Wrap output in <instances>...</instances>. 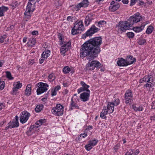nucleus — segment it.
Wrapping results in <instances>:
<instances>
[{
  "mask_svg": "<svg viewBox=\"0 0 155 155\" xmlns=\"http://www.w3.org/2000/svg\"><path fill=\"white\" fill-rule=\"evenodd\" d=\"M36 43V39L33 38H30L29 39V41L28 42V46H33Z\"/></svg>",
  "mask_w": 155,
  "mask_h": 155,
  "instance_id": "25",
  "label": "nucleus"
},
{
  "mask_svg": "<svg viewBox=\"0 0 155 155\" xmlns=\"http://www.w3.org/2000/svg\"><path fill=\"white\" fill-rule=\"evenodd\" d=\"M45 119H42L39 120L38 121L36 124L37 125H39V126H40L41 125H42V124L45 123Z\"/></svg>",
  "mask_w": 155,
  "mask_h": 155,
  "instance_id": "38",
  "label": "nucleus"
},
{
  "mask_svg": "<svg viewBox=\"0 0 155 155\" xmlns=\"http://www.w3.org/2000/svg\"><path fill=\"white\" fill-rule=\"evenodd\" d=\"M6 36L5 35L0 36V43H2L4 41V39L6 38Z\"/></svg>",
  "mask_w": 155,
  "mask_h": 155,
  "instance_id": "46",
  "label": "nucleus"
},
{
  "mask_svg": "<svg viewBox=\"0 0 155 155\" xmlns=\"http://www.w3.org/2000/svg\"><path fill=\"white\" fill-rule=\"evenodd\" d=\"M84 28L82 20L77 21L74 23V26L71 30V34L73 35H75L79 33L78 31H83Z\"/></svg>",
  "mask_w": 155,
  "mask_h": 155,
  "instance_id": "2",
  "label": "nucleus"
},
{
  "mask_svg": "<svg viewBox=\"0 0 155 155\" xmlns=\"http://www.w3.org/2000/svg\"><path fill=\"white\" fill-rule=\"evenodd\" d=\"M44 107V105L42 104L38 105L35 109V110L36 112H40Z\"/></svg>",
  "mask_w": 155,
  "mask_h": 155,
  "instance_id": "29",
  "label": "nucleus"
},
{
  "mask_svg": "<svg viewBox=\"0 0 155 155\" xmlns=\"http://www.w3.org/2000/svg\"><path fill=\"white\" fill-rule=\"evenodd\" d=\"M134 61L131 62H127V60L122 58H120L117 61V64L119 66H126L128 65L132 64L134 63Z\"/></svg>",
  "mask_w": 155,
  "mask_h": 155,
  "instance_id": "9",
  "label": "nucleus"
},
{
  "mask_svg": "<svg viewBox=\"0 0 155 155\" xmlns=\"http://www.w3.org/2000/svg\"><path fill=\"white\" fill-rule=\"evenodd\" d=\"M18 117L17 115L15 116V119H14L12 121H10L8 123V124L11 126L12 128L17 127L19 126L18 123Z\"/></svg>",
  "mask_w": 155,
  "mask_h": 155,
  "instance_id": "12",
  "label": "nucleus"
},
{
  "mask_svg": "<svg viewBox=\"0 0 155 155\" xmlns=\"http://www.w3.org/2000/svg\"><path fill=\"white\" fill-rule=\"evenodd\" d=\"M117 26L119 27L121 31L123 32L125 31L127 29H129L130 27H132L130 25L128 20L127 21H120L119 23L117 25Z\"/></svg>",
  "mask_w": 155,
  "mask_h": 155,
  "instance_id": "6",
  "label": "nucleus"
},
{
  "mask_svg": "<svg viewBox=\"0 0 155 155\" xmlns=\"http://www.w3.org/2000/svg\"><path fill=\"white\" fill-rule=\"evenodd\" d=\"M100 29L96 27L94 25H93L82 36V38L85 39L88 36H91L97 32Z\"/></svg>",
  "mask_w": 155,
  "mask_h": 155,
  "instance_id": "3",
  "label": "nucleus"
},
{
  "mask_svg": "<svg viewBox=\"0 0 155 155\" xmlns=\"http://www.w3.org/2000/svg\"><path fill=\"white\" fill-rule=\"evenodd\" d=\"M125 102L126 104H130L133 101V95L130 90H127L125 94Z\"/></svg>",
  "mask_w": 155,
  "mask_h": 155,
  "instance_id": "7",
  "label": "nucleus"
},
{
  "mask_svg": "<svg viewBox=\"0 0 155 155\" xmlns=\"http://www.w3.org/2000/svg\"><path fill=\"white\" fill-rule=\"evenodd\" d=\"M58 36L59 40H61V41H60V44L61 45H62V44H63L64 43L63 42V41H62L63 40V36L62 34H61L60 33H59L58 35Z\"/></svg>",
  "mask_w": 155,
  "mask_h": 155,
  "instance_id": "37",
  "label": "nucleus"
},
{
  "mask_svg": "<svg viewBox=\"0 0 155 155\" xmlns=\"http://www.w3.org/2000/svg\"><path fill=\"white\" fill-rule=\"evenodd\" d=\"M97 142L98 141L97 140H96L95 139H94L90 141L89 143H90L92 147H93L96 144Z\"/></svg>",
  "mask_w": 155,
  "mask_h": 155,
  "instance_id": "40",
  "label": "nucleus"
},
{
  "mask_svg": "<svg viewBox=\"0 0 155 155\" xmlns=\"http://www.w3.org/2000/svg\"><path fill=\"white\" fill-rule=\"evenodd\" d=\"M146 41L145 39H140L138 41V43L140 45H143L146 43Z\"/></svg>",
  "mask_w": 155,
  "mask_h": 155,
  "instance_id": "39",
  "label": "nucleus"
},
{
  "mask_svg": "<svg viewBox=\"0 0 155 155\" xmlns=\"http://www.w3.org/2000/svg\"><path fill=\"white\" fill-rule=\"evenodd\" d=\"M127 60V62H131L134 61V63L136 61V59L135 58H134L133 57L129 55L126 58V59Z\"/></svg>",
  "mask_w": 155,
  "mask_h": 155,
  "instance_id": "32",
  "label": "nucleus"
},
{
  "mask_svg": "<svg viewBox=\"0 0 155 155\" xmlns=\"http://www.w3.org/2000/svg\"><path fill=\"white\" fill-rule=\"evenodd\" d=\"M80 3H81V5L83 7H87L89 5V2L88 0H83L82 2Z\"/></svg>",
  "mask_w": 155,
  "mask_h": 155,
  "instance_id": "34",
  "label": "nucleus"
},
{
  "mask_svg": "<svg viewBox=\"0 0 155 155\" xmlns=\"http://www.w3.org/2000/svg\"><path fill=\"white\" fill-rule=\"evenodd\" d=\"M152 108L155 109V101L152 103Z\"/></svg>",
  "mask_w": 155,
  "mask_h": 155,
  "instance_id": "62",
  "label": "nucleus"
},
{
  "mask_svg": "<svg viewBox=\"0 0 155 155\" xmlns=\"http://www.w3.org/2000/svg\"><path fill=\"white\" fill-rule=\"evenodd\" d=\"M138 3L139 5H144V2L143 1L139 0Z\"/></svg>",
  "mask_w": 155,
  "mask_h": 155,
  "instance_id": "58",
  "label": "nucleus"
},
{
  "mask_svg": "<svg viewBox=\"0 0 155 155\" xmlns=\"http://www.w3.org/2000/svg\"><path fill=\"white\" fill-rule=\"evenodd\" d=\"M125 155H133V150H130L126 153Z\"/></svg>",
  "mask_w": 155,
  "mask_h": 155,
  "instance_id": "53",
  "label": "nucleus"
},
{
  "mask_svg": "<svg viewBox=\"0 0 155 155\" xmlns=\"http://www.w3.org/2000/svg\"><path fill=\"white\" fill-rule=\"evenodd\" d=\"M31 34L33 35H38V31H33Z\"/></svg>",
  "mask_w": 155,
  "mask_h": 155,
  "instance_id": "59",
  "label": "nucleus"
},
{
  "mask_svg": "<svg viewBox=\"0 0 155 155\" xmlns=\"http://www.w3.org/2000/svg\"><path fill=\"white\" fill-rule=\"evenodd\" d=\"M8 9V7L2 6L0 7V17L4 16V12H6Z\"/></svg>",
  "mask_w": 155,
  "mask_h": 155,
  "instance_id": "18",
  "label": "nucleus"
},
{
  "mask_svg": "<svg viewBox=\"0 0 155 155\" xmlns=\"http://www.w3.org/2000/svg\"><path fill=\"white\" fill-rule=\"evenodd\" d=\"M46 91L47 90L46 89H43L38 87V88L37 90V94L39 95Z\"/></svg>",
  "mask_w": 155,
  "mask_h": 155,
  "instance_id": "31",
  "label": "nucleus"
},
{
  "mask_svg": "<svg viewBox=\"0 0 155 155\" xmlns=\"http://www.w3.org/2000/svg\"><path fill=\"white\" fill-rule=\"evenodd\" d=\"M106 23V22L104 21H101L98 22V25H101L103 24V23Z\"/></svg>",
  "mask_w": 155,
  "mask_h": 155,
  "instance_id": "63",
  "label": "nucleus"
},
{
  "mask_svg": "<svg viewBox=\"0 0 155 155\" xmlns=\"http://www.w3.org/2000/svg\"><path fill=\"white\" fill-rule=\"evenodd\" d=\"M30 115V114L27 111L22 112L20 117L21 123L22 124L25 123L28 119Z\"/></svg>",
  "mask_w": 155,
  "mask_h": 155,
  "instance_id": "8",
  "label": "nucleus"
},
{
  "mask_svg": "<svg viewBox=\"0 0 155 155\" xmlns=\"http://www.w3.org/2000/svg\"><path fill=\"white\" fill-rule=\"evenodd\" d=\"M146 24L143 23L140 27H136L133 28V30L136 32H139L141 31L144 28Z\"/></svg>",
  "mask_w": 155,
  "mask_h": 155,
  "instance_id": "16",
  "label": "nucleus"
},
{
  "mask_svg": "<svg viewBox=\"0 0 155 155\" xmlns=\"http://www.w3.org/2000/svg\"><path fill=\"white\" fill-rule=\"evenodd\" d=\"M82 85V87L84 89H86L85 91L87 92H88V91H90L88 88L89 87V86L86 84L84 82L81 81L80 83Z\"/></svg>",
  "mask_w": 155,
  "mask_h": 155,
  "instance_id": "30",
  "label": "nucleus"
},
{
  "mask_svg": "<svg viewBox=\"0 0 155 155\" xmlns=\"http://www.w3.org/2000/svg\"><path fill=\"white\" fill-rule=\"evenodd\" d=\"M34 9L35 8L31 3L28 2L25 12L26 13H29L30 14L31 12H33L34 10Z\"/></svg>",
  "mask_w": 155,
  "mask_h": 155,
  "instance_id": "14",
  "label": "nucleus"
},
{
  "mask_svg": "<svg viewBox=\"0 0 155 155\" xmlns=\"http://www.w3.org/2000/svg\"><path fill=\"white\" fill-rule=\"evenodd\" d=\"M150 84H148V83H147L146 84L144 85V86H145L146 87H149V88H150L151 87H152V83L151 82V83H150Z\"/></svg>",
  "mask_w": 155,
  "mask_h": 155,
  "instance_id": "57",
  "label": "nucleus"
},
{
  "mask_svg": "<svg viewBox=\"0 0 155 155\" xmlns=\"http://www.w3.org/2000/svg\"><path fill=\"white\" fill-rule=\"evenodd\" d=\"M62 46L60 49L61 53L63 54H64L68 50V48L71 47V43L68 42L67 43L64 42V43L62 44ZM65 55H64V56Z\"/></svg>",
  "mask_w": 155,
  "mask_h": 155,
  "instance_id": "10",
  "label": "nucleus"
},
{
  "mask_svg": "<svg viewBox=\"0 0 155 155\" xmlns=\"http://www.w3.org/2000/svg\"><path fill=\"white\" fill-rule=\"evenodd\" d=\"M35 128V127L34 125H31L29 127V129L28 131H27V133H28L29 132H31L32 130L34 129Z\"/></svg>",
  "mask_w": 155,
  "mask_h": 155,
  "instance_id": "48",
  "label": "nucleus"
},
{
  "mask_svg": "<svg viewBox=\"0 0 155 155\" xmlns=\"http://www.w3.org/2000/svg\"><path fill=\"white\" fill-rule=\"evenodd\" d=\"M51 112L53 114L56 115H62L64 112V107L60 104H57L55 107L53 108Z\"/></svg>",
  "mask_w": 155,
  "mask_h": 155,
  "instance_id": "5",
  "label": "nucleus"
},
{
  "mask_svg": "<svg viewBox=\"0 0 155 155\" xmlns=\"http://www.w3.org/2000/svg\"><path fill=\"white\" fill-rule=\"evenodd\" d=\"M70 71V68L67 66L64 67L63 69V72L65 74L68 73Z\"/></svg>",
  "mask_w": 155,
  "mask_h": 155,
  "instance_id": "35",
  "label": "nucleus"
},
{
  "mask_svg": "<svg viewBox=\"0 0 155 155\" xmlns=\"http://www.w3.org/2000/svg\"><path fill=\"white\" fill-rule=\"evenodd\" d=\"M153 78L151 77V76L150 75L145 76L142 79L140 80V83L142 82H148L149 83H151V82H153Z\"/></svg>",
  "mask_w": 155,
  "mask_h": 155,
  "instance_id": "13",
  "label": "nucleus"
},
{
  "mask_svg": "<svg viewBox=\"0 0 155 155\" xmlns=\"http://www.w3.org/2000/svg\"><path fill=\"white\" fill-rule=\"evenodd\" d=\"M139 151L138 150H137L134 152L133 150V155H137L139 153Z\"/></svg>",
  "mask_w": 155,
  "mask_h": 155,
  "instance_id": "56",
  "label": "nucleus"
},
{
  "mask_svg": "<svg viewBox=\"0 0 155 155\" xmlns=\"http://www.w3.org/2000/svg\"><path fill=\"white\" fill-rule=\"evenodd\" d=\"M50 53V50H47V51H44L41 54V58L44 59H46L50 55L49 54Z\"/></svg>",
  "mask_w": 155,
  "mask_h": 155,
  "instance_id": "28",
  "label": "nucleus"
},
{
  "mask_svg": "<svg viewBox=\"0 0 155 155\" xmlns=\"http://www.w3.org/2000/svg\"><path fill=\"white\" fill-rule=\"evenodd\" d=\"M143 110V107L141 106L137 107V111H140Z\"/></svg>",
  "mask_w": 155,
  "mask_h": 155,
  "instance_id": "60",
  "label": "nucleus"
},
{
  "mask_svg": "<svg viewBox=\"0 0 155 155\" xmlns=\"http://www.w3.org/2000/svg\"><path fill=\"white\" fill-rule=\"evenodd\" d=\"M38 87L43 89H46L47 91L48 89L47 87H48V85L47 83H43L42 82H39L37 84Z\"/></svg>",
  "mask_w": 155,
  "mask_h": 155,
  "instance_id": "20",
  "label": "nucleus"
},
{
  "mask_svg": "<svg viewBox=\"0 0 155 155\" xmlns=\"http://www.w3.org/2000/svg\"><path fill=\"white\" fill-rule=\"evenodd\" d=\"M90 94V91H88V92H84L81 94L80 98L83 101H87L89 100Z\"/></svg>",
  "mask_w": 155,
  "mask_h": 155,
  "instance_id": "11",
  "label": "nucleus"
},
{
  "mask_svg": "<svg viewBox=\"0 0 155 155\" xmlns=\"http://www.w3.org/2000/svg\"><path fill=\"white\" fill-rule=\"evenodd\" d=\"M86 89H84L82 87H80L79 89H78V94L80 93L81 92L83 91H86Z\"/></svg>",
  "mask_w": 155,
  "mask_h": 155,
  "instance_id": "50",
  "label": "nucleus"
},
{
  "mask_svg": "<svg viewBox=\"0 0 155 155\" xmlns=\"http://www.w3.org/2000/svg\"><path fill=\"white\" fill-rule=\"evenodd\" d=\"M70 107L71 108L70 109L71 110H72L73 108L74 107L76 109H79V106L77 105V104L73 100L72 97Z\"/></svg>",
  "mask_w": 155,
  "mask_h": 155,
  "instance_id": "27",
  "label": "nucleus"
},
{
  "mask_svg": "<svg viewBox=\"0 0 155 155\" xmlns=\"http://www.w3.org/2000/svg\"><path fill=\"white\" fill-rule=\"evenodd\" d=\"M92 146L89 143L85 146V148L87 151L90 150L92 148Z\"/></svg>",
  "mask_w": 155,
  "mask_h": 155,
  "instance_id": "44",
  "label": "nucleus"
},
{
  "mask_svg": "<svg viewBox=\"0 0 155 155\" xmlns=\"http://www.w3.org/2000/svg\"><path fill=\"white\" fill-rule=\"evenodd\" d=\"M51 95L52 96L56 95L57 94V92L53 89L51 91Z\"/></svg>",
  "mask_w": 155,
  "mask_h": 155,
  "instance_id": "52",
  "label": "nucleus"
},
{
  "mask_svg": "<svg viewBox=\"0 0 155 155\" xmlns=\"http://www.w3.org/2000/svg\"><path fill=\"white\" fill-rule=\"evenodd\" d=\"M18 5V2L16 1L13 2L12 5V6L14 8L13 9L17 7Z\"/></svg>",
  "mask_w": 155,
  "mask_h": 155,
  "instance_id": "47",
  "label": "nucleus"
},
{
  "mask_svg": "<svg viewBox=\"0 0 155 155\" xmlns=\"http://www.w3.org/2000/svg\"><path fill=\"white\" fill-rule=\"evenodd\" d=\"M94 67L92 64L91 62L89 61L87 64H86V68H84V70L86 71L88 70V71H91L94 69Z\"/></svg>",
  "mask_w": 155,
  "mask_h": 155,
  "instance_id": "17",
  "label": "nucleus"
},
{
  "mask_svg": "<svg viewBox=\"0 0 155 155\" xmlns=\"http://www.w3.org/2000/svg\"><path fill=\"white\" fill-rule=\"evenodd\" d=\"M91 62L94 68H97V69H98L101 66V64L98 61L94 60L92 61Z\"/></svg>",
  "mask_w": 155,
  "mask_h": 155,
  "instance_id": "19",
  "label": "nucleus"
},
{
  "mask_svg": "<svg viewBox=\"0 0 155 155\" xmlns=\"http://www.w3.org/2000/svg\"><path fill=\"white\" fill-rule=\"evenodd\" d=\"M120 102V100L119 99L117 98L113 102H111L112 104L114 105V106H117L118 105Z\"/></svg>",
  "mask_w": 155,
  "mask_h": 155,
  "instance_id": "42",
  "label": "nucleus"
},
{
  "mask_svg": "<svg viewBox=\"0 0 155 155\" xmlns=\"http://www.w3.org/2000/svg\"><path fill=\"white\" fill-rule=\"evenodd\" d=\"M6 77L9 80H12L13 79V77H12L11 73L10 72L7 71L6 72Z\"/></svg>",
  "mask_w": 155,
  "mask_h": 155,
  "instance_id": "36",
  "label": "nucleus"
},
{
  "mask_svg": "<svg viewBox=\"0 0 155 155\" xmlns=\"http://www.w3.org/2000/svg\"><path fill=\"white\" fill-rule=\"evenodd\" d=\"M126 35L129 38H133L134 35V34L132 32H128L126 33Z\"/></svg>",
  "mask_w": 155,
  "mask_h": 155,
  "instance_id": "43",
  "label": "nucleus"
},
{
  "mask_svg": "<svg viewBox=\"0 0 155 155\" xmlns=\"http://www.w3.org/2000/svg\"><path fill=\"white\" fill-rule=\"evenodd\" d=\"M73 17L71 16H69L67 17V20L68 21H72Z\"/></svg>",
  "mask_w": 155,
  "mask_h": 155,
  "instance_id": "55",
  "label": "nucleus"
},
{
  "mask_svg": "<svg viewBox=\"0 0 155 155\" xmlns=\"http://www.w3.org/2000/svg\"><path fill=\"white\" fill-rule=\"evenodd\" d=\"M61 89V87L59 85H57V86L55 87L53 89L55 90L56 91H57L58 90Z\"/></svg>",
  "mask_w": 155,
  "mask_h": 155,
  "instance_id": "54",
  "label": "nucleus"
},
{
  "mask_svg": "<svg viewBox=\"0 0 155 155\" xmlns=\"http://www.w3.org/2000/svg\"><path fill=\"white\" fill-rule=\"evenodd\" d=\"M140 15L139 12H137L129 18L128 20L132 26L134 23H137L142 20V16Z\"/></svg>",
  "mask_w": 155,
  "mask_h": 155,
  "instance_id": "4",
  "label": "nucleus"
},
{
  "mask_svg": "<svg viewBox=\"0 0 155 155\" xmlns=\"http://www.w3.org/2000/svg\"><path fill=\"white\" fill-rule=\"evenodd\" d=\"M153 29V27L152 25L149 26L147 28L146 31V33L148 34H150Z\"/></svg>",
  "mask_w": 155,
  "mask_h": 155,
  "instance_id": "33",
  "label": "nucleus"
},
{
  "mask_svg": "<svg viewBox=\"0 0 155 155\" xmlns=\"http://www.w3.org/2000/svg\"><path fill=\"white\" fill-rule=\"evenodd\" d=\"M5 106L2 103H0V110H1L2 109L5 107Z\"/></svg>",
  "mask_w": 155,
  "mask_h": 155,
  "instance_id": "61",
  "label": "nucleus"
},
{
  "mask_svg": "<svg viewBox=\"0 0 155 155\" xmlns=\"http://www.w3.org/2000/svg\"><path fill=\"white\" fill-rule=\"evenodd\" d=\"M122 2L124 4H127L128 3V0H122Z\"/></svg>",
  "mask_w": 155,
  "mask_h": 155,
  "instance_id": "64",
  "label": "nucleus"
},
{
  "mask_svg": "<svg viewBox=\"0 0 155 155\" xmlns=\"http://www.w3.org/2000/svg\"><path fill=\"white\" fill-rule=\"evenodd\" d=\"M106 107H104V108L101 113L100 116L103 119H106V117L105 116L107 114V111H106Z\"/></svg>",
  "mask_w": 155,
  "mask_h": 155,
  "instance_id": "26",
  "label": "nucleus"
},
{
  "mask_svg": "<svg viewBox=\"0 0 155 155\" xmlns=\"http://www.w3.org/2000/svg\"><path fill=\"white\" fill-rule=\"evenodd\" d=\"M93 20V18L91 16H90V17L89 16H86L84 21L85 26H87L90 24V22H91Z\"/></svg>",
  "mask_w": 155,
  "mask_h": 155,
  "instance_id": "23",
  "label": "nucleus"
},
{
  "mask_svg": "<svg viewBox=\"0 0 155 155\" xmlns=\"http://www.w3.org/2000/svg\"><path fill=\"white\" fill-rule=\"evenodd\" d=\"M102 43L101 37H95L86 41L81 46L80 56L84 58L88 56L89 60L97 57L101 51V45Z\"/></svg>",
  "mask_w": 155,
  "mask_h": 155,
  "instance_id": "1",
  "label": "nucleus"
},
{
  "mask_svg": "<svg viewBox=\"0 0 155 155\" xmlns=\"http://www.w3.org/2000/svg\"><path fill=\"white\" fill-rule=\"evenodd\" d=\"M120 7V5L117 4L113 6L110 5L109 8V10L111 12H114L117 10Z\"/></svg>",
  "mask_w": 155,
  "mask_h": 155,
  "instance_id": "22",
  "label": "nucleus"
},
{
  "mask_svg": "<svg viewBox=\"0 0 155 155\" xmlns=\"http://www.w3.org/2000/svg\"><path fill=\"white\" fill-rule=\"evenodd\" d=\"M48 77L49 81L51 82L53 81L55 79V77L54 74H50L48 76Z\"/></svg>",
  "mask_w": 155,
  "mask_h": 155,
  "instance_id": "41",
  "label": "nucleus"
},
{
  "mask_svg": "<svg viewBox=\"0 0 155 155\" xmlns=\"http://www.w3.org/2000/svg\"><path fill=\"white\" fill-rule=\"evenodd\" d=\"M5 87V82L4 81H2L0 79V89L2 90Z\"/></svg>",
  "mask_w": 155,
  "mask_h": 155,
  "instance_id": "45",
  "label": "nucleus"
},
{
  "mask_svg": "<svg viewBox=\"0 0 155 155\" xmlns=\"http://www.w3.org/2000/svg\"><path fill=\"white\" fill-rule=\"evenodd\" d=\"M114 105L111 103V102H108V104L106 109V111L107 113L109 114L112 113L114 110Z\"/></svg>",
  "mask_w": 155,
  "mask_h": 155,
  "instance_id": "15",
  "label": "nucleus"
},
{
  "mask_svg": "<svg viewBox=\"0 0 155 155\" xmlns=\"http://www.w3.org/2000/svg\"><path fill=\"white\" fill-rule=\"evenodd\" d=\"M31 85L29 84L26 87V89L25 91V94L27 96H29L31 94Z\"/></svg>",
  "mask_w": 155,
  "mask_h": 155,
  "instance_id": "21",
  "label": "nucleus"
},
{
  "mask_svg": "<svg viewBox=\"0 0 155 155\" xmlns=\"http://www.w3.org/2000/svg\"><path fill=\"white\" fill-rule=\"evenodd\" d=\"M22 85V83H20L19 82H16L15 86L13 88V92H15L17 91L18 89L21 87Z\"/></svg>",
  "mask_w": 155,
  "mask_h": 155,
  "instance_id": "24",
  "label": "nucleus"
},
{
  "mask_svg": "<svg viewBox=\"0 0 155 155\" xmlns=\"http://www.w3.org/2000/svg\"><path fill=\"white\" fill-rule=\"evenodd\" d=\"M81 3H79L78 5H77L75 7V8L77 9H76L77 11L78 10H79V9L81 7H83L82 5H81Z\"/></svg>",
  "mask_w": 155,
  "mask_h": 155,
  "instance_id": "49",
  "label": "nucleus"
},
{
  "mask_svg": "<svg viewBox=\"0 0 155 155\" xmlns=\"http://www.w3.org/2000/svg\"><path fill=\"white\" fill-rule=\"evenodd\" d=\"M137 1V0H131L130 4V6H132L134 5L136 2Z\"/></svg>",
  "mask_w": 155,
  "mask_h": 155,
  "instance_id": "51",
  "label": "nucleus"
}]
</instances>
